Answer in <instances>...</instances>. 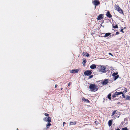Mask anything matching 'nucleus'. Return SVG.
<instances>
[{"label":"nucleus","mask_w":130,"mask_h":130,"mask_svg":"<svg viewBox=\"0 0 130 130\" xmlns=\"http://www.w3.org/2000/svg\"><path fill=\"white\" fill-rule=\"evenodd\" d=\"M89 88L92 92H95L98 90V87L95 84H93L90 85Z\"/></svg>","instance_id":"1"},{"label":"nucleus","mask_w":130,"mask_h":130,"mask_svg":"<svg viewBox=\"0 0 130 130\" xmlns=\"http://www.w3.org/2000/svg\"><path fill=\"white\" fill-rule=\"evenodd\" d=\"M114 6L116 8V10L118 11L120 13L124 14V13L123 10L118 5L116 4Z\"/></svg>","instance_id":"2"},{"label":"nucleus","mask_w":130,"mask_h":130,"mask_svg":"<svg viewBox=\"0 0 130 130\" xmlns=\"http://www.w3.org/2000/svg\"><path fill=\"white\" fill-rule=\"evenodd\" d=\"M92 3L95 6V8L96 6L100 4V2L99 0H93L92 1Z\"/></svg>","instance_id":"3"},{"label":"nucleus","mask_w":130,"mask_h":130,"mask_svg":"<svg viewBox=\"0 0 130 130\" xmlns=\"http://www.w3.org/2000/svg\"><path fill=\"white\" fill-rule=\"evenodd\" d=\"M101 66V68L100 69L101 72L103 73H105L107 71V69H106V67L104 66Z\"/></svg>","instance_id":"4"},{"label":"nucleus","mask_w":130,"mask_h":130,"mask_svg":"<svg viewBox=\"0 0 130 130\" xmlns=\"http://www.w3.org/2000/svg\"><path fill=\"white\" fill-rule=\"evenodd\" d=\"M91 71V70H87L84 73V74L86 76H89L91 75L92 74V72Z\"/></svg>","instance_id":"5"},{"label":"nucleus","mask_w":130,"mask_h":130,"mask_svg":"<svg viewBox=\"0 0 130 130\" xmlns=\"http://www.w3.org/2000/svg\"><path fill=\"white\" fill-rule=\"evenodd\" d=\"M43 120L45 121H46L48 123L51 122V118L49 117H46L44 118Z\"/></svg>","instance_id":"6"},{"label":"nucleus","mask_w":130,"mask_h":130,"mask_svg":"<svg viewBox=\"0 0 130 130\" xmlns=\"http://www.w3.org/2000/svg\"><path fill=\"white\" fill-rule=\"evenodd\" d=\"M104 18V15L102 14H99L97 18L98 20H101L102 19H103Z\"/></svg>","instance_id":"7"},{"label":"nucleus","mask_w":130,"mask_h":130,"mask_svg":"<svg viewBox=\"0 0 130 130\" xmlns=\"http://www.w3.org/2000/svg\"><path fill=\"white\" fill-rule=\"evenodd\" d=\"M78 71V69L72 70L70 71V72L72 73H77Z\"/></svg>","instance_id":"8"},{"label":"nucleus","mask_w":130,"mask_h":130,"mask_svg":"<svg viewBox=\"0 0 130 130\" xmlns=\"http://www.w3.org/2000/svg\"><path fill=\"white\" fill-rule=\"evenodd\" d=\"M106 16L109 18H110L112 17V15L110 14L109 11H108L106 14Z\"/></svg>","instance_id":"9"},{"label":"nucleus","mask_w":130,"mask_h":130,"mask_svg":"<svg viewBox=\"0 0 130 130\" xmlns=\"http://www.w3.org/2000/svg\"><path fill=\"white\" fill-rule=\"evenodd\" d=\"M108 83V80L107 79H105L102 83V84L104 85H106Z\"/></svg>","instance_id":"10"},{"label":"nucleus","mask_w":130,"mask_h":130,"mask_svg":"<svg viewBox=\"0 0 130 130\" xmlns=\"http://www.w3.org/2000/svg\"><path fill=\"white\" fill-rule=\"evenodd\" d=\"M118 114H114V115L113 116H111L112 118L113 119H116L117 117L118 118L119 116H118Z\"/></svg>","instance_id":"11"},{"label":"nucleus","mask_w":130,"mask_h":130,"mask_svg":"<svg viewBox=\"0 0 130 130\" xmlns=\"http://www.w3.org/2000/svg\"><path fill=\"white\" fill-rule=\"evenodd\" d=\"M82 100L83 101L86 102V103H89L90 102L89 101L88 99H86L84 97L82 98Z\"/></svg>","instance_id":"12"},{"label":"nucleus","mask_w":130,"mask_h":130,"mask_svg":"<svg viewBox=\"0 0 130 130\" xmlns=\"http://www.w3.org/2000/svg\"><path fill=\"white\" fill-rule=\"evenodd\" d=\"M111 35L110 33H107L105 34V35L104 36V37H106L109 36Z\"/></svg>","instance_id":"13"},{"label":"nucleus","mask_w":130,"mask_h":130,"mask_svg":"<svg viewBox=\"0 0 130 130\" xmlns=\"http://www.w3.org/2000/svg\"><path fill=\"white\" fill-rule=\"evenodd\" d=\"M117 112H118L117 111V110H114V111L112 113V115H111V116H113L114 114H118Z\"/></svg>","instance_id":"14"},{"label":"nucleus","mask_w":130,"mask_h":130,"mask_svg":"<svg viewBox=\"0 0 130 130\" xmlns=\"http://www.w3.org/2000/svg\"><path fill=\"white\" fill-rule=\"evenodd\" d=\"M115 93V95H116V96H117L118 95H120L121 94H123V93L122 92H116Z\"/></svg>","instance_id":"15"},{"label":"nucleus","mask_w":130,"mask_h":130,"mask_svg":"<svg viewBox=\"0 0 130 130\" xmlns=\"http://www.w3.org/2000/svg\"><path fill=\"white\" fill-rule=\"evenodd\" d=\"M112 120H109V121L108 123V125L110 126L112 125Z\"/></svg>","instance_id":"16"},{"label":"nucleus","mask_w":130,"mask_h":130,"mask_svg":"<svg viewBox=\"0 0 130 130\" xmlns=\"http://www.w3.org/2000/svg\"><path fill=\"white\" fill-rule=\"evenodd\" d=\"M83 62H82V63L83 64V65H85V63L86 62V59L85 58H83L82 59Z\"/></svg>","instance_id":"17"},{"label":"nucleus","mask_w":130,"mask_h":130,"mask_svg":"<svg viewBox=\"0 0 130 130\" xmlns=\"http://www.w3.org/2000/svg\"><path fill=\"white\" fill-rule=\"evenodd\" d=\"M51 124L50 123H48L47 124H46V127L47 128H49L50 126L51 125Z\"/></svg>","instance_id":"18"},{"label":"nucleus","mask_w":130,"mask_h":130,"mask_svg":"<svg viewBox=\"0 0 130 130\" xmlns=\"http://www.w3.org/2000/svg\"><path fill=\"white\" fill-rule=\"evenodd\" d=\"M76 124V122H70V125H75Z\"/></svg>","instance_id":"19"},{"label":"nucleus","mask_w":130,"mask_h":130,"mask_svg":"<svg viewBox=\"0 0 130 130\" xmlns=\"http://www.w3.org/2000/svg\"><path fill=\"white\" fill-rule=\"evenodd\" d=\"M119 76L118 75H117V76H114V80H116L119 77Z\"/></svg>","instance_id":"20"},{"label":"nucleus","mask_w":130,"mask_h":130,"mask_svg":"<svg viewBox=\"0 0 130 130\" xmlns=\"http://www.w3.org/2000/svg\"><path fill=\"white\" fill-rule=\"evenodd\" d=\"M90 67L91 69H93L96 68V66H90Z\"/></svg>","instance_id":"21"},{"label":"nucleus","mask_w":130,"mask_h":130,"mask_svg":"<svg viewBox=\"0 0 130 130\" xmlns=\"http://www.w3.org/2000/svg\"><path fill=\"white\" fill-rule=\"evenodd\" d=\"M111 94L110 93L108 95V98L109 100H111Z\"/></svg>","instance_id":"22"},{"label":"nucleus","mask_w":130,"mask_h":130,"mask_svg":"<svg viewBox=\"0 0 130 130\" xmlns=\"http://www.w3.org/2000/svg\"><path fill=\"white\" fill-rule=\"evenodd\" d=\"M118 74V73H114L112 75L114 77L115 76H117V74Z\"/></svg>","instance_id":"23"},{"label":"nucleus","mask_w":130,"mask_h":130,"mask_svg":"<svg viewBox=\"0 0 130 130\" xmlns=\"http://www.w3.org/2000/svg\"><path fill=\"white\" fill-rule=\"evenodd\" d=\"M113 27L114 28H118V27L117 24H116L115 26H113Z\"/></svg>","instance_id":"24"},{"label":"nucleus","mask_w":130,"mask_h":130,"mask_svg":"<svg viewBox=\"0 0 130 130\" xmlns=\"http://www.w3.org/2000/svg\"><path fill=\"white\" fill-rule=\"evenodd\" d=\"M116 95H115V93L114 94L112 95V98H113V100H115V99H114V98L116 96Z\"/></svg>","instance_id":"25"},{"label":"nucleus","mask_w":130,"mask_h":130,"mask_svg":"<svg viewBox=\"0 0 130 130\" xmlns=\"http://www.w3.org/2000/svg\"><path fill=\"white\" fill-rule=\"evenodd\" d=\"M85 55L87 57H88L89 56V55L88 53L87 52H86L85 53Z\"/></svg>","instance_id":"26"},{"label":"nucleus","mask_w":130,"mask_h":130,"mask_svg":"<svg viewBox=\"0 0 130 130\" xmlns=\"http://www.w3.org/2000/svg\"><path fill=\"white\" fill-rule=\"evenodd\" d=\"M127 92V88H125V89H124V90L123 91V93H125Z\"/></svg>","instance_id":"27"},{"label":"nucleus","mask_w":130,"mask_h":130,"mask_svg":"<svg viewBox=\"0 0 130 130\" xmlns=\"http://www.w3.org/2000/svg\"><path fill=\"white\" fill-rule=\"evenodd\" d=\"M126 99L127 100H130V96H127Z\"/></svg>","instance_id":"28"},{"label":"nucleus","mask_w":130,"mask_h":130,"mask_svg":"<svg viewBox=\"0 0 130 130\" xmlns=\"http://www.w3.org/2000/svg\"><path fill=\"white\" fill-rule=\"evenodd\" d=\"M122 130H128V129L126 127H125L122 128Z\"/></svg>","instance_id":"29"},{"label":"nucleus","mask_w":130,"mask_h":130,"mask_svg":"<svg viewBox=\"0 0 130 130\" xmlns=\"http://www.w3.org/2000/svg\"><path fill=\"white\" fill-rule=\"evenodd\" d=\"M93 75H90L89 76V78H92L93 77Z\"/></svg>","instance_id":"30"},{"label":"nucleus","mask_w":130,"mask_h":130,"mask_svg":"<svg viewBox=\"0 0 130 130\" xmlns=\"http://www.w3.org/2000/svg\"><path fill=\"white\" fill-rule=\"evenodd\" d=\"M124 29L122 28L121 29L120 31L122 32L123 33H124V32L123 31Z\"/></svg>","instance_id":"31"},{"label":"nucleus","mask_w":130,"mask_h":130,"mask_svg":"<svg viewBox=\"0 0 130 130\" xmlns=\"http://www.w3.org/2000/svg\"><path fill=\"white\" fill-rule=\"evenodd\" d=\"M46 116H48L49 115L48 114L45 113L44 114Z\"/></svg>","instance_id":"32"},{"label":"nucleus","mask_w":130,"mask_h":130,"mask_svg":"<svg viewBox=\"0 0 130 130\" xmlns=\"http://www.w3.org/2000/svg\"><path fill=\"white\" fill-rule=\"evenodd\" d=\"M109 54L110 55H111L112 56H113V55H112V54L110 53H109Z\"/></svg>","instance_id":"33"},{"label":"nucleus","mask_w":130,"mask_h":130,"mask_svg":"<svg viewBox=\"0 0 130 130\" xmlns=\"http://www.w3.org/2000/svg\"><path fill=\"white\" fill-rule=\"evenodd\" d=\"M119 34V32H116V34L115 35H117Z\"/></svg>","instance_id":"34"},{"label":"nucleus","mask_w":130,"mask_h":130,"mask_svg":"<svg viewBox=\"0 0 130 130\" xmlns=\"http://www.w3.org/2000/svg\"><path fill=\"white\" fill-rule=\"evenodd\" d=\"M66 124V123L65 122H63V126H64V124Z\"/></svg>","instance_id":"35"},{"label":"nucleus","mask_w":130,"mask_h":130,"mask_svg":"<svg viewBox=\"0 0 130 130\" xmlns=\"http://www.w3.org/2000/svg\"><path fill=\"white\" fill-rule=\"evenodd\" d=\"M71 84V83H69V84H68V86H69Z\"/></svg>","instance_id":"36"},{"label":"nucleus","mask_w":130,"mask_h":130,"mask_svg":"<svg viewBox=\"0 0 130 130\" xmlns=\"http://www.w3.org/2000/svg\"><path fill=\"white\" fill-rule=\"evenodd\" d=\"M122 94V96H123V97L124 98H125V97L124 96V95L123 94V93Z\"/></svg>","instance_id":"37"},{"label":"nucleus","mask_w":130,"mask_h":130,"mask_svg":"<svg viewBox=\"0 0 130 130\" xmlns=\"http://www.w3.org/2000/svg\"><path fill=\"white\" fill-rule=\"evenodd\" d=\"M57 85H56L55 86V87L56 88L57 87Z\"/></svg>","instance_id":"38"},{"label":"nucleus","mask_w":130,"mask_h":130,"mask_svg":"<svg viewBox=\"0 0 130 130\" xmlns=\"http://www.w3.org/2000/svg\"><path fill=\"white\" fill-rule=\"evenodd\" d=\"M116 130H120V129H119V128H118Z\"/></svg>","instance_id":"39"},{"label":"nucleus","mask_w":130,"mask_h":130,"mask_svg":"<svg viewBox=\"0 0 130 130\" xmlns=\"http://www.w3.org/2000/svg\"><path fill=\"white\" fill-rule=\"evenodd\" d=\"M92 65H95L94 64H92Z\"/></svg>","instance_id":"40"},{"label":"nucleus","mask_w":130,"mask_h":130,"mask_svg":"<svg viewBox=\"0 0 130 130\" xmlns=\"http://www.w3.org/2000/svg\"><path fill=\"white\" fill-rule=\"evenodd\" d=\"M125 28H126L125 27L123 29H125Z\"/></svg>","instance_id":"41"},{"label":"nucleus","mask_w":130,"mask_h":130,"mask_svg":"<svg viewBox=\"0 0 130 130\" xmlns=\"http://www.w3.org/2000/svg\"><path fill=\"white\" fill-rule=\"evenodd\" d=\"M17 130H18V128H17Z\"/></svg>","instance_id":"42"},{"label":"nucleus","mask_w":130,"mask_h":130,"mask_svg":"<svg viewBox=\"0 0 130 130\" xmlns=\"http://www.w3.org/2000/svg\"><path fill=\"white\" fill-rule=\"evenodd\" d=\"M62 88H61V90H62Z\"/></svg>","instance_id":"43"},{"label":"nucleus","mask_w":130,"mask_h":130,"mask_svg":"<svg viewBox=\"0 0 130 130\" xmlns=\"http://www.w3.org/2000/svg\"><path fill=\"white\" fill-rule=\"evenodd\" d=\"M119 103H118V104H119Z\"/></svg>","instance_id":"44"}]
</instances>
